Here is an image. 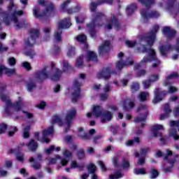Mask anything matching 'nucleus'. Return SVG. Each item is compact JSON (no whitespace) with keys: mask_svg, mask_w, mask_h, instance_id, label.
Returning <instances> with one entry per match:
<instances>
[{"mask_svg":"<svg viewBox=\"0 0 179 179\" xmlns=\"http://www.w3.org/2000/svg\"><path fill=\"white\" fill-rule=\"evenodd\" d=\"M157 30H159V27L156 25L149 36L142 39L141 44H143V41H146L147 45L142 46L141 48L138 49V51L140 52H148V58L144 57L140 62V64L136 65L135 68H139V66H142V65H145L147 62L152 61L154 62L152 68H157V66L160 65V61L156 57V52L155 50L150 48V46L153 45V43H155V40H156L155 34Z\"/></svg>","mask_w":179,"mask_h":179,"instance_id":"nucleus-1","label":"nucleus"},{"mask_svg":"<svg viewBox=\"0 0 179 179\" xmlns=\"http://www.w3.org/2000/svg\"><path fill=\"white\" fill-rule=\"evenodd\" d=\"M9 1L10 2L7 12H3L2 10L0 9V30H2V27H1L2 23H5V24L9 26V24H10V22H13L14 26L16 29H22V27H24L26 24L24 21H17V16H22V15H24L23 11H16V9L17 8L16 4L13 3V0Z\"/></svg>","mask_w":179,"mask_h":179,"instance_id":"nucleus-2","label":"nucleus"},{"mask_svg":"<svg viewBox=\"0 0 179 179\" xmlns=\"http://www.w3.org/2000/svg\"><path fill=\"white\" fill-rule=\"evenodd\" d=\"M62 71L59 69H55V64H52V71L55 72L53 75H51V73L48 71L47 69H44L41 71H38L35 73V79L38 82H43V80L49 78L52 80H59L61 75L64 73L66 71H68L71 68V64L66 61H63L62 63Z\"/></svg>","mask_w":179,"mask_h":179,"instance_id":"nucleus-3","label":"nucleus"},{"mask_svg":"<svg viewBox=\"0 0 179 179\" xmlns=\"http://www.w3.org/2000/svg\"><path fill=\"white\" fill-rule=\"evenodd\" d=\"M76 115V109L71 108L67 110L64 122H62V119L59 116H53L52 119V125H54V124H58L59 127H62V125H64V132H68L72 125V120L75 118Z\"/></svg>","mask_w":179,"mask_h":179,"instance_id":"nucleus-4","label":"nucleus"},{"mask_svg":"<svg viewBox=\"0 0 179 179\" xmlns=\"http://www.w3.org/2000/svg\"><path fill=\"white\" fill-rule=\"evenodd\" d=\"M38 3L39 5H45L46 9L44 12L40 13V8L34 7L33 9V15L34 17H36L37 19H47V17L51 15L52 10H54V4L51 3H48L44 0H38Z\"/></svg>","mask_w":179,"mask_h":179,"instance_id":"nucleus-5","label":"nucleus"},{"mask_svg":"<svg viewBox=\"0 0 179 179\" xmlns=\"http://www.w3.org/2000/svg\"><path fill=\"white\" fill-rule=\"evenodd\" d=\"M72 23L69 20V18H66L62 20L60 22H59L57 25V30L55 32L54 38H53V43H61L62 41V38L61 34H62V29H68L71 27Z\"/></svg>","mask_w":179,"mask_h":179,"instance_id":"nucleus-6","label":"nucleus"},{"mask_svg":"<svg viewBox=\"0 0 179 179\" xmlns=\"http://www.w3.org/2000/svg\"><path fill=\"white\" fill-rule=\"evenodd\" d=\"M1 99L2 100V101H5L6 103V113H8L9 110H13L14 111L17 113L20 111V110H22V107H23V103L22 102V98L20 97L18 99V101L15 103H12V102H10V99H9V97L6 95H1Z\"/></svg>","mask_w":179,"mask_h":179,"instance_id":"nucleus-7","label":"nucleus"},{"mask_svg":"<svg viewBox=\"0 0 179 179\" xmlns=\"http://www.w3.org/2000/svg\"><path fill=\"white\" fill-rule=\"evenodd\" d=\"M118 61L116 62V68L117 69H122L124 66H129L134 64V60L129 58L126 62L124 59V53L120 52L117 55Z\"/></svg>","mask_w":179,"mask_h":179,"instance_id":"nucleus-8","label":"nucleus"},{"mask_svg":"<svg viewBox=\"0 0 179 179\" xmlns=\"http://www.w3.org/2000/svg\"><path fill=\"white\" fill-rule=\"evenodd\" d=\"M54 134V127L51 126L48 129H45L41 134L43 138H40V133H35V137L40 142L50 143V139L45 138V136H48L49 135H52Z\"/></svg>","mask_w":179,"mask_h":179,"instance_id":"nucleus-9","label":"nucleus"},{"mask_svg":"<svg viewBox=\"0 0 179 179\" xmlns=\"http://www.w3.org/2000/svg\"><path fill=\"white\" fill-rule=\"evenodd\" d=\"M80 86L82 83L79 80H76L73 82V94H72V101L76 103V100L79 96H80Z\"/></svg>","mask_w":179,"mask_h":179,"instance_id":"nucleus-10","label":"nucleus"},{"mask_svg":"<svg viewBox=\"0 0 179 179\" xmlns=\"http://www.w3.org/2000/svg\"><path fill=\"white\" fill-rule=\"evenodd\" d=\"M101 19H103V14H101V13H99L94 22L87 24V29L92 37H94V27H96V25L98 24V26H101V24H100V23H101Z\"/></svg>","mask_w":179,"mask_h":179,"instance_id":"nucleus-11","label":"nucleus"},{"mask_svg":"<svg viewBox=\"0 0 179 179\" xmlns=\"http://www.w3.org/2000/svg\"><path fill=\"white\" fill-rule=\"evenodd\" d=\"M40 32L38 29H31L30 37L25 41V45L27 47H32L36 44V38L38 37Z\"/></svg>","mask_w":179,"mask_h":179,"instance_id":"nucleus-12","label":"nucleus"},{"mask_svg":"<svg viewBox=\"0 0 179 179\" xmlns=\"http://www.w3.org/2000/svg\"><path fill=\"white\" fill-rule=\"evenodd\" d=\"M138 113H143V117H137L134 120V122H141L142 127L145 125V121L146 120V116L148 115V107L145 105H142L137 109Z\"/></svg>","mask_w":179,"mask_h":179,"instance_id":"nucleus-13","label":"nucleus"},{"mask_svg":"<svg viewBox=\"0 0 179 179\" xmlns=\"http://www.w3.org/2000/svg\"><path fill=\"white\" fill-rule=\"evenodd\" d=\"M169 125L171 127V129L169 131L170 136H173V139H175L176 141L178 140L179 136H178V134H177V130L175 128H177L179 127V122L171 121Z\"/></svg>","mask_w":179,"mask_h":179,"instance_id":"nucleus-14","label":"nucleus"},{"mask_svg":"<svg viewBox=\"0 0 179 179\" xmlns=\"http://www.w3.org/2000/svg\"><path fill=\"white\" fill-rule=\"evenodd\" d=\"M78 132L79 136H80V138H82L83 141H89V139H92V135H94V134H96V130H94V129H92L89 131V134H87L86 133H85V131H83V128L80 127L78 129Z\"/></svg>","mask_w":179,"mask_h":179,"instance_id":"nucleus-15","label":"nucleus"},{"mask_svg":"<svg viewBox=\"0 0 179 179\" xmlns=\"http://www.w3.org/2000/svg\"><path fill=\"white\" fill-rule=\"evenodd\" d=\"M71 2V0H67L66 2L63 3L61 6L62 10H66L67 13H76V12H79L80 10V6H77L76 8L73 9H68L66 10V7L68 4Z\"/></svg>","mask_w":179,"mask_h":179,"instance_id":"nucleus-16","label":"nucleus"},{"mask_svg":"<svg viewBox=\"0 0 179 179\" xmlns=\"http://www.w3.org/2000/svg\"><path fill=\"white\" fill-rule=\"evenodd\" d=\"M164 127L162 124H155L152 127V133L155 138H160L162 136V133L159 131H163Z\"/></svg>","mask_w":179,"mask_h":179,"instance_id":"nucleus-17","label":"nucleus"},{"mask_svg":"<svg viewBox=\"0 0 179 179\" xmlns=\"http://www.w3.org/2000/svg\"><path fill=\"white\" fill-rule=\"evenodd\" d=\"M62 155L64 156V157L62 159V166H66L68 164V162H69V157H71L72 156V152L69 151V150L64 148L62 150Z\"/></svg>","mask_w":179,"mask_h":179,"instance_id":"nucleus-18","label":"nucleus"},{"mask_svg":"<svg viewBox=\"0 0 179 179\" xmlns=\"http://www.w3.org/2000/svg\"><path fill=\"white\" fill-rule=\"evenodd\" d=\"M111 47V42L109 41H106L102 43L101 46H99V52L101 55L102 54H104V52H107L108 50H110V48Z\"/></svg>","mask_w":179,"mask_h":179,"instance_id":"nucleus-19","label":"nucleus"},{"mask_svg":"<svg viewBox=\"0 0 179 179\" xmlns=\"http://www.w3.org/2000/svg\"><path fill=\"white\" fill-rule=\"evenodd\" d=\"M123 110L125 111H129L134 107V102L131 99H127L121 103Z\"/></svg>","mask_w":179,"mask_h":179,"instance_id":"nucleus-20","label":"nucleus"},{"mask_svg":"<svg viewBox=\"0 0 179 179\" xmlns=\"http://www.w3.org/2000/svg\"><path fill=\"white\" fill-rule=\"evenodd\" d=\"M141 15L144 20H146V19H150V17H157L159 13L154 11L151 14H148L146 10H143L141 12Z\"/></svg>","mask_w":179,"mask_h":179,"instance_id":"nucleus-21","label":"nucleus"},{"mask_svg":"<svg viewBox=\"0 0 179 179\" xmlns=\"http://www.w3.org/2000/svg\"><path fill=\"white\" fill-rule=\"evenodd\" d=\"M113 118V113L110 111H106L102 113L101 116V122H106V121H111Z\"/></svg>","mask_w":179,"mask_h":179,"instance_id":"nucleus-22","label":"nucleus"},{"mask_svg":"<svg viewBox=\"0 0 179 179\" xmlns=\"http://www.w3.org/2000/svg\"><path fill=\"white\" fill-rule=\"evenodd\" d=\"M163 34L167 36L168 38H171V37H174V36H176V31L173 29L171 30L169 27H166L163 29Z\"/></svg>","mask_w":179,"mask_h":179,"instance_id":"nucleus-23","label":"nucleus"},{"mask_svg":"<svg viewBox=\"0 0 179 179\" xmlns=\"http://www.w3.org/2000/svg\"><path fill=\"white\" fill-rule=\"evenodd\" d=\"M102 111H103V109L101 108V107L99 106H95L93 108L92 115H94L95 118H99V117L101 118V115L103 114Z\"/></svg>","mask_w":179,"mask_h":179,"instance_id":"nucleus-24","label":"nucleus"},{"mask_svg":"<svg viewBox=\"0 0 179 179\" xmlns=\"http://www.w3.org/2000/svg\"><path fill=\"white\" fill-rule=\"evenodd\" d=\"M98 79H108L110 78V69H106L97 74Z\"/></svg>","mask_w":179,"mask_h":179,"instance_id":"nucleus-25","label":"nucleus"},{"mask_svg":"<svg viewBox=\"0 0 179 179\" xmlns=\"http://www.w3.org/2000/svg\"><path fill=\"white\" fill-rule=\"evenodd\" d=\"M154 93H155V96L152 101L153 104H156V103H159V101H162V100H163V96H162V94H163V92L159 93V90L156 89V90H155Z\"/></svg>","mask_w":179,"mask_h":179,"instance_id":"nucleus-26","label":"nucleus"},{"mask_svg":"<svg viewBox=\"0 0 179 179\" xmlns=\"http://www.w3.org/2000/svg\"><path fill=\"white\" fill-rule=\"evenodd\" d=\"M164 111L165 114L161 115L159 117V120H166V118H169V115L170 113H171V108H170V105H169V103L165 104Z\"/></svg>","mask_w":179,"mask_h":179,"instance_id":"nucleus-27","label":"nucleus"},{"mask_svg":"<svg viewBox=\"0 0 179 179\" xmlns=\"http://www.w3.org/2000/svg\"><path fill=\"white\" fill-rule=\"evenodd\" d=\"M85 59L86 61H97V55H96L94 52L87 50Z\"/></svg>","mask_w":179,"mask_h":179,"instance_id":"nucleus-28","label":"nucleus"},{"mask_svg":"<svg viewBox=\"0 0 179 179\" xmlns=\"http://www.w3.org/2000/svg\"><path fill=\"white\" fill-rule=\"evenodd\" d=\"M111 26H115V27H118V26H120V24L118 23V21H117V18L115 17H113L112 20L108 22V24L105 26V29L111 30Z\"/></svg>","mask_w":179,"mask_h":179,"instance_id":"nucleus-29","label":"nucleus"},{"mask_svg":"<svg viewBox=\"0 0 179 179\" xmlns=\"http://www.w3.org/2000/svg\"><path fill=\"white\" fill-rule=\"evenodd\" d=\"M178 78V73H173L171 74L170 76H169L166 78V80H165L164 85L165 86H170V85H171V80H173V79H176V78Z\"/></svg>","mask_w":179,"mask_h":179,"instance_id":"nucleus-30","label":"nucleus"},{"mask_svg":"<svg viewBox=\"0 0 179 179\" xmlns=\"http://www.w3.org/2000/svg\"><path fill=\"white\" fill-rule=\"evenodd\" d=\"M110 89L111 87L108 85H106L104 87L103 91L105 92V94H101V100H103V101H105V100H107L108 99V94H107V92H110Z\"/></svg>","mask_w":179,"mask_h":179,"instance_id":"nucleus-31","label":"nucleus"},{"mask_svg":"<svg viewBox=\"0 0 179 179\" xmlns=\"http://www.w3.org/2000/svg\"><path fill=\"white\" fill-rule=\"evenodd\" d=\"M156 155L157 156H158V157H160V156H163L164 158L166 159L169 156H173V151L170 150H166L165 154H163L162 151H157Z\"/></svg>","mask_w":179,"mask_h":179,"instance_id":"nucleus-32","label":"nucleus"},{"mask_svg":"<svg viewBox=\"0 0 179 179\" xmlns=\"http://www.w3.org/2000/svg\"><path fill=\"white\" fill-rule=\"evenodd\" d=\"M27 146L29 150H31V152H34V150H36V149H37L38 147L37 143H36V141H34L33 139L29 141V143H28Z\"/></svg>","mask_w":179,"mask_h":179,"instance_id":"nucleus-33","label":"nucleus"},{"mask_svg":"<svg viewBox=\"0 0 179 179\" xmlns=\"http://www.w3.org/2000/svg\"><path fill=\"white\" fill-rule=\"evenodd\" d=\"M124 177V174L121 171H117L115 174L109 176L110 179H120Z\"/></svg>","mask_w":179,"mask_h":179,"instance_id":"nucleus-34","label":"nucleus"},{"mask_svg":"<svg viewBox=\"0 0 179 179\" xmlns=\"http://www.w3.org/2000/svg\"><path fill=\"white\" fill-rule=\"evenodd\" d=\"M148 96V92H141L138 96V99H139L141 101H146Z\"/></svg>","mask_w":179,"mask_h":179,"instance_id":"nucleus-35","label":"nucleus"},{"mask_svg":"<svg viewBox=\"0 0 179 179\" xmlns=\"http://www.w3.org/2000/svg\"><path fill=\"white\" fill-rule=\"evenodd\" d=\"M112 162L114 167L120 166V156L116 155L112 158Z\"/></svg>","mask_w":179,"mask_h":179,"instance_id":"nucleus-36","label":"nucleus"},{"mask_svg":"<svg viewBox=\"0 0 179 179\" xmlns=\"http://www.w3.org/2000/svg\"><path fill=\"white\" fill-rule=\"evenodd\" d=\"M171 48V45H168L166 47L162 46L159 48V51L162 55H166L167 54V51Z\"/></svg>","mask_w":179,"mask_h":179,"instance_id":"nucleus-37","label":"nucleus"},{"mask_svg":"<svg viewBox=\"0 0 179 179\" xmlns=\"http://www.w3.org/2000/svg\"><path fill=\"white\" fill-rule=\"evenodd\" d=\"M134 174H136L137 176H139V175L145 176V174H146V169L145 168L135 169Z\"/></svg>","mask_w":179,"mask_h":179,"instance_id":"nucleus-38","label":"nucleus"},{"mask_svg":"<svg viewBox=\"0 0 179 179\" xmlns=\"http://www.w3.org/2000/svg\"><path fill=\"white\" fill-rule=\"evenodd\" d=\"M148 152H149V148L141 149L140 153L136 152L135 155L136 157H139V156L143 157L146 153H148Z\"/></svg>","mask_w":179,"mask_h":179,"instance_id":"nucleus-39","label":"nucleus"},{"mask_svg":"<svg viewBox=\"0 0 179 179\" xmlns=\"http://www.w3.org/2000/svg\"><path fill=\"white\" fill-rule=\"evenodd\" d=\"M36 87V83L33 81L28 82L27 84V89L28 92H31Z\"/></svg>","mask_w":179,"mask_h":179,"instance_id":"nucleus-40","label":"nucleus"},{"mask_svg":"<svg viewBox=\"0 0 179 179\" xmlns=\"http://www.w3.org/2000/svg\"><path fill=\"white\" fill-rule=\"evenodd\" d=\"M137 6L136 4L134 3L131 4V6H129L127 8V13H129V15H131V13H134L135 10H136Z\"/></svg>","mask_w":179,"mask_h":179,"instance_id":"nucleus-41","label":"nucleus"},{"mask_svg":"<svg viewBox=\"0 0 179 179\" xmlns=\"http://www.w3.org/2000/svg\"><path fill=\"white\" fill-rule=\"evenodd\" d=\"M140 140L139 138L136 137L134 138V140H130L126 142V145L127 146H132V145H134V143H139Z\"/></svg>","mask_w":179,"mask_h":179,"instance_id":"nucleus-42","label":"nucleus"},{"mask_svg":"<svg viewBox=\"0 0 179 179\" xmlns=\"http://www.w3.org/2000/svg\"><path fill=\"white\" fill-rule=\"evenodd\" d=\"M138 1H140L143 5H145L146 8H149L151 3H153V0H138Z\"/></svg>","mask_w":179,"mask_h":179,"instance_id":"nucleus-43","label":"nucleus"},{"mask_svg":"<svg viewBox=\"0 0 179 179\" xmlns=\"http://www.w3.org/2000/svg\"><path fill=\"white\" fill-rule=\"evenodd\" d=\"M158 176H159V172L156 169H151V173H150L151 179L157 178Z\"/></svg>","mask_w":179,"mask_h":179,"instance_id":"nucleus-44","label":"nucleus"},{"mask_svg":"<svg viewBox=\"0 0 179 179\" xmlns=\"http://www.w3.org/2000/svg\"><path fill=\"white\" fill-rule=\"evenodd\" d=\"M131 89L132 93L139 90V83H133L131 85Z\"/></svg>","mask_w":179,"mask_h":179,"instance_id":"nucleus-45","label":"nucleus"},{"mask_svg":"<svg viewBox=\"0 0 179 179\" xmlns=\"http://www.w3.org/2000/svg\"><path fill=\"white\" fill-rule=\"evenodd\" d=\"M85 19H86L85 15H80L76 17V23H83V22H85Z\"/></svg>","mask_w":179,"mask_h":179,"instance_id":"nucleus-46","label":"nucleus"},{"mask_svg":"<svg viewBox=\"0 0 179 179\" xmlns=\"http://www.w3.org/2000/svg\"><path fill=\"white\" fill-rule=\"evenodd\" d=\"M96 170V167L94 166V164H91L88 166V172H90L91 174L94 173Z\"/></svg>","mask_w":179,"mask_h":179,"instance_id":"nucleus-47","label":"nucleus"},{"mask_svg":"<svg viewBox=\"0 0 179 179\" xmlns=\"http://www.w3.org/2000/svg\"><path fill=\"white\" fill-rule=\"evenodd\" d=\"M77 40L80 43H85V41L87 40V38L85 34H80L77 36Z\"/></svg>","mask_w":179,"mask_h":179,"instance_id":"nucleus-48","label":"nucleus"},{"mask_svg":"<svg viewBox=\"0 0 179 179\" xmlns=\"http://www.w3.org/2000/svg\"><path fill=\"white\" fill-rule=\"evenodd\" d=\"M15 73H16V70L6 69V74L7 76H12V75H15Z\"/></svg>","mask_w":179,"mask_h":179,"instance_id":"nucleus-49","label":"nucleus"},{"mask_svg":"<svg viewBox=\"0 0 179 179\" xmlns=\"http://www.w3.org/2000/svg\"><path fill=\"white\" fill-rule=\"evenodd\" d=\"M29 131H30V126L25 127L24 129V134H23L24 138H29Z\"/></svg>","mask_w":179,"mask_h":179,"instance_id":"nucleus-50","label":"nucleus"},{"mask_svg":"<svg viewBox=\"0 0 179 179\" xmlns=\"http://www.w3.org/2000/svg\"><path fill=\"white\" fill-rule=\"evenodd\" d=\"M68 57H72V55H75V48L69 47L67 50Z\"/></svg>","mask_w":179,"mask_h":179,"instance_id":"nucleus-51","label":"nucleus"},{"mask_svg":"<svg viewBox=\"0 0 179 179\" xmlns=\"http://www.w3.org/2000/svg\"><path fill=\"white\" fill-rule=\"evenodd\" d=\"M76 66H82L83 65V56H80L76 63Z\"/></svg>","mask_w":179,"mask_h":179,"instance_id":"nucleus-52","label":"nucleus"},{"mask_svg":"<svg viewBox=\"0 0 179 179\" xmlns=\"http://www.w3.org/2000/svg\"><path fill=\"white\" fill-rule=\"evenodd\" d=\"M6 129H8V126L6 124H1L0 125V135H2V134H5L6 131Z\"/></svg>","mask_w":179,"mask_h":179,"instance_id":"nucleus-53","label":"nucleus"},{"mask_svg":"<svg viewBox=\"0 0 179 179\" xmlns=\"http://www.w3.org/2000/svg\"><path fill=\"white\" fill-rule=\"evenodd\" d=\"M78 158L80 160H82V159H85V151L83 150H80L78 152Z\"/></svg>","mask_w":179,"mask_h":179,"instance_id":"nucleus-54","label":"nucleus"},{"mask_svg":"<svg viewBox=\"0 0 179 179\" xmlns=\"http://www.w3.org/2000/svg\"><path fill=\"white\" fill-rule=\"evenodd\" d=\"M15 132H17V128L16 127H11L10 131H8V136H13Z\"/></svg>","mask_w":179,"mask_h":179,"instance_id":"nucleus-55","label":"nucleus"},{"mask_svg":"<svg viewBox=\"0 0 179 179\" xmlns=\"http://www.w3.org/2000/svg\"><path fill=\"white\" fill-rule=\"evenodd\" d=\"M150 81L149 80L143 82V89H149L150 87Z\"/></svg>","mask_w":179,"mask_h":179,"instance_id":"nucleus-56","label":"nucleus"},{"mask_svg":"<svg viewBox=\"0 0 179 179\" xmlns=\"http://www.w3.org/2000/svg\"><path fill=\"white\" fill-rule=\"evenodd\" d=\"M136 44V42L134 41H126V45L127 47H129L130 48H132V47H134V45Z\"/></svg>","mask_w":179,"mask_h":179,"instance_id":"nucleus-57","label":"nucleus"},{"mask_svg":"<svg viewBox=\"0 0 179 179\" xmlns=\"http://www.w3.org/2000/svg\"><path fill=\"white\" fill-rule=\"evenodd\" d=\"M159 79V75L156 74V75H152L150 77V79L149 80L151 82V83H153V82H157V80Z\"/></svg>","mask_w":179,"mask_h":179,"instance_id":"nucleus-58","label":"nucleus"},{"mask_svg":"<svg viewBox=\"0 0 179 179\" xmlns=\"http://www.w3.org/2000/svg\"><path fill=\"white\" fill-rule=\"evenodd\" d=\"M122 166L123 169H128V167H129V162H128L127 159H123Z\"/></svg>","mask_w":179,"mask_h":179,"instance_id":"nucleus-59","label":"nucleus"},{"mask_svg":"<svg viewBox=\"0 0 179 179\" xmlns=\"http://www.w3.org/2000/svg\"><path fill=\"white\" fill-rule=\"evenodd\" d=\"M98 164L99 166H100L102 171H106V170H107V168L106 167V164H104L103 162L99 161Z\"/></svg>","mask_w":179,"mask_h":179,"instance_id":"nucleus-60","label":"nucleus"},{"mask_svg":"<svg viewBox=\"0 0 179 179\" xmlns=\"http://www.w3.org/2000/svg\"><path fill=\"white\" fill-rule=\"evenodd\" d=\"M17 160L20 162V163H23V162H24V155H23V154H18L17 155Z\"/></svg>","mask_w":179,"mask_h":179,"instance_id":"nucleus-61","label":"nucleus"},{"mask_svg":"<svg viewBox=\"0 0 179 179\" xmlns=\"http://www.w3.org/2000/svg\"><path fill=\"white\" fill-rule=\"evenodd\" d=\"M25 55H27V57H30V58H33V57L36 55V53H34V51L33 50H29L28 52H25Z\"/></svg>","mask_w":179,"mask_h":179,"instance_id":"nucleus-62","label":"nucleus"},{"mask_svg":"<svg viewBox=\"0 0 179 179\" xmlns=\"http://www.w3.org/2000/svg\"><path fill=\"white\" fill-rule=\"evenodd\" d=\"M22 66L27 69V71H30L31 66H30V63L27 62H24L22 63Z\"/></svg>","mask_w":179,"mask_h":179,"instance_id":"nucleus-63","label":"nucleus"},{"mask_svg":"<svg viewBox=\"0 0 179 179\" xmlns=\"http://www.w3.org/2000/svg\"><path fill=\"white\" fill-rule=\"evenodd\" d=\"M177 90H178V89H177V87H176L174 86H169V93H176V92H177Z\"/></svg>","mask_w":179,"mask_h":179,"instance_id":"nucleus-64","label":"nucleus"}]
</instances>
